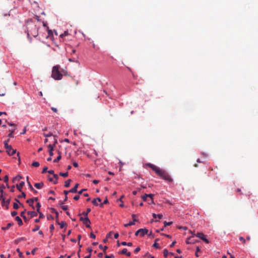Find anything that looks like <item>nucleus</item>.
Segmentation results:
<instances>
[{
  "mask_svg": "<svg viewBox=\"0 0 258 258\" xmlns=\"http://www.w3.org/2000/svg\"><path fill=\"white\" fill-rule=\"evenodd\" d=\"M147 165L154 170L158 175L162 178L164 180L171 182L173 181L172 178L170 177L169 174L164 170H163L159 167L155 166L151 163L147 164Z\"/></svg>",
  "mask_w": 258,
  "mask_h": 258,
  "instance_id": "nucleus-1",
  "label": "nucleus"
},
{
  "mask_svg": "<svg viewBox=\"0 0 258 258\" xmlns=\"http://www.w3.org/2000/svg\"><path fill=\"white\" fill-rule=\"evenodd\" d=\"M27 34V38L30 42H32L31 35L34 37H36L38 35V28L36 25L33 23H30L27 24V30L26 31Z\"/></svg>",
  "mask_w": 258,
  "mask_h": 258,
  "instance_id": "nucleus-2",
  "label": "nucleus"
},
{
  "mask_svg": "<svg viewBox=\"0 0 258 258\" xmlns=\"http://www.w3.org/2000/svg\"><path fill=\"white\" fill-rule=\"evenodd\" d=\"M67 72L61 69L59 66H54L52 68L51 77L55 80H61L63 75H67Z\"/></svg>",
  "mask_w": 258,
  "mask_h": 258,
  "instance_id": "nucleus-3",
  "label": "nucleus"
},
{
  "mask_svg": "<svg viewBox=\"0 0 258 258\" xmlns=\"http://www.w3.org/2000/svg\"><path fill=\"white\" fill-rule=\"evenodd\" d=\"M5 148L6 152L9 155H13L16 152V150H13L11 145L5 144Z\"/></svg>",
  "mask_w": 258,
  "mask_h": 258,
  "instance_id": "nucleus-4",
  "label": "nucleus"
},
{
  "mask_svg": "<svg viewBox=\"0 0 258 258\" xmlns=\"http://www.w3.org/2000/svg\"><path fill=\"white\" fill-rule=\"evenodd\" d=\"M196 236L200 238V239H201L202 240L204 241L207 243H209V241L208 240V239H207L206 238V235L204 233H201V232H198L196 234Z\"/></svg>",
  "mask_w": 258,
  "mask_h": 258,
  "instance_id": "nucleus-5",
  "label": "nucleus"
},
{
  "mask_svg": "<svg viewBox=\"0 0 258 258\" xmlns=\"http://www.w3.org/2000/svg\"><path fill=\"white\" fill-rule=\"evenodd\" d=\"M132 217L133 219V221L132 222H130L128 223L127 224H125L124 225V227H127L128 226H132V225H134L135 224V222H136V221H138V220L136 219V217L137 216L135 215V214H133L132 215Z\"/></svg>",
  "mask_w": 258,
  "mask_h": 258,
  "instance_id": "nucleus-6",
  "label": "nucleus"
},
{
  "mask_svg": "<svg viewBox=\"0 0 258 258\" xmlns=\"http://www.w3.org/2000/svg\"><path fill=\"white\" fill-rule=\"evenodd\" d=\"M83 223L86 225L87 228H91L90 225L91 222L88 217H84V221Z\"/></svg>",
  "mask_w": 258,
  "mask_h": 258,
  "instance_id": "nucleus-7",
  "label": "nucleus"
},
{
  "mask_svg": "<svg viewBox=\"0 0 258 258\" xmlns=\"http://www.w3.org/2000/svg\"><path fill=\"white\" fill-rule=\"evenodd\" d=\"M140 236L141 237L144 236L145 234H147L148 230L146 228L140 229Z\"/></svg>",
  "mask_w": 258,
  "mask_h": 258,
  "instance_id": "nucleus-8",
  "label": "nucleus"
},
{
  "mask_svg": "<svg viewBox=\"0 0 258 258\" xmlns=\"http://www.w3.org/2000/svg\"><path fill=\"white\" fill-rule=\"evenodd\" d=\"M78 186H79V184L77 183L76 184V185H75V186L72 188V189H71L69 191L70 192H73V193H76L77 192V188L78 187Z\"/></svg>",
  "mask_w": 258,
  "mask_h": 258,
  "instance_id": "nucleus-9",
  "label": "nucleus"
},
{
  "mask_svg": "<svg viewBox=\"0 0 258 258\" xmlns=\"http://www.w3.org/2000/svg\"><path fill=\"white\" fill-rule=\"evenodd\" d=\"M34 186L36 188H37L38 189H40L44 186V184L42 182H41L39 183H36L34 184Z\"/></svg>",
  "mask_w": 258,
  "mask_h": 258,
  "instance_id": "nucleus-10",
  "label": "nucleus"
},
{
  "mask_svg": "<svg viewBox=\"0 0 258 258\" xmlns=\"http://www.w3.org/2000/svg\"><path fill=\"white\" fill-rule=\"evenodd\" d=\"M101 200L100 198H97L92 201V203L95 206H99V205L97 203V202H101Z\"/></svg>",
  "mask_w": 258,
  "mask_h": 258,
  "instance_id": "nucleus-11",
  "label": "nucleus"
},
{
  "mask_svg": "<svg viewBox=\"0 0 258 258\" xmlns=\"http://www.w3.org/2000/svg\"><path fill=\"white\" fill-rule=\"evenodd\" d=\"M24 184H25V182L24 181H22L19 184H17L16 185V187L17 188V189L20 191H21V189L23 187V186L24 185Z\"/></svg>",
  "mask_w": 258,
  "mask_h": 258,
  "instance_id": "nucleus-12",
  "label": "nucleus"
},
{
  "mask_svg": "<svg viewBox=\"0 0 258 258\" xmlns=\"http://www.w3.org/2000/svg\"><path fill=\"white\" fill-rule=\"evenodd\" d=\"M121 253L123 254H126L128 256H130L131 254V252H127L126 248L123 249L121 251Z\"/></svg>",
  "mask_w": 258,
  "mask_h": 258,
  "instance_id": "nucleus-13",
  "label": "nucleus"
},
{
  "mask_svg": "<svg viewBox=\"0 0 258 258\" xmlns=\"http://www.w3.org/2000/svg\"><path fill=\"white\" fill-rule=\"evenodd\" d=\"M28 214L30 215L31 217H33L37 215V213L34 211H29Z\"/></svg>",
  "mask_w": 258,
  "mask_h": 258,
  "instance_id": "nucleus-14",
  "label": "nucleus"
},
{
  "mask_svg": "<svg viewBox=\"0 0 258 258\" xmlns=\"http://www.w3.org/2000/svg\"><path fill=\"white\" fill-rule=\"evenodd\" d=\"M27 203L31 207H32L33 209H34V207L33 206V204L34 203L33 199H30L27 201Z\"/></svg>",
  "mask_w": 258,
  "mask_h": 258,
  "instance_id": "nucleus-15",
  "label": "nucleus"
},
{
  "mask_svg": "<svg viewBox=\"0 0 258 258\" xmlns=\"http://www.w3.org/2000/svg\"><path fill=\"white\" fill-rule=\"evenodd\" d=\"M15 219L18 222L19 225L21 226L23 224L22 221L19 216H17Z\"/></svg>",
  "mask_w": 258,
  "mask_h": 258,
  "instance_id": "nucleus-16",
  "label": "nucleus"
},
{
  "mask_svg": "<svg viewBox=\"0 0 258 258\" xmlns=\"http://www.w3.org/2000/svg\"><path fill=\"white\" fill-rule=\"evenodd\" d=\"M22 179V176L20 175H18L16 176L13 180V182H17L20 180V179Z\"/></svg>",
  "mask_w": 258,
  "mask_h": 258,
  "instance_id": "nucleus-17",
  "label": "nucleus"
},
{
  "mask_svg": "<svg viewBox=\"0 0 258 258\" xmlns=\"http://www.w3.org/2000/svg\"><path fill=\"white\" fill-rule=\"evenodd\" d=\"M58 156L53 160V162H55V163L57 162L61 159V154L59 151H58Z\"/></svg>",
  "mask_w": 258,
  "mask_h": 258,
  "instance_id": "nucleus-18",
  "label": "nucleus"
},
{
  "mask_svg": "<svg viewBox=\"0 0 258 258\" xmlns=\"http://www.w3.org/2000/svg\"><path fill=\"white\" fill-rule=\"evenodd\" d=\"M27 182L29 185V188L31 190L34 191L35 192H37V191L34 190V188L33 187L32 185L31 184L30 182L28 180V177H27Z\"/></svg>",
  "mask_w": 258,
  "mask_h": 258,
  "instance_id": "nucleus-19",
  "label": "nucleus"
},
{
  "mask_svg": "<svg viewBox=\"0 0 258 258\" xmlns=\"http://www.w3.org/2000/svg\"><path fill=\"white\" fill-rule=\"evenodd\" d=\"M13 223H9L7 224V226L6 227H2V230H5L6 229H8V228H9L11 226L13 225Z\"/></svg>",
  "mask_w": 258,
  "mask_h": 258,
  "instance_id": "nucleus-20",
  "label": "nucleus"
},
{
  "mask_svg": "<svg viewBox=\"0 0 258 258\" xmlns=\"http://www.w3.org/2000/svg\"><path fill=\"white\" fill-rule=\"evenodd\" d=\"M71 181H72V180L71 179H68L67 180H66L65 181L64 186L66 187H69Z\"/></svg>",
  "mask_w": 258,
  "mask_h": 258,
  "instance_id": "nucleus-21",
  "label": "nucleus"
},
{
  "mask_svg": "<svg viewBox=\"0 0 258 258\" xmlns=\"http://www.w3.org/2000/svg\"><path fill=\"white\" fill-rule=\"evenodd\" d=\"M158 240V239H155V242H154V243L153 244V247H154L156 248H159V247H160L158 243H157V241Z\"/></svg>",
  "mask_w": 258,
  "mask_h": 258,
  "instance_id": "nucleus-22",
  "label": "nucleus"
},
{
  "mask_svg": "<svg viewBox=\"0 0 258 258\" xmlns=\"http://www.w3.org/2000/svg\"><path fill=\"white\" fill-rule=\"evenodd\" d=\"M90 211L91 209L90 208H88L86 212H83L82 214L84 215L85 217H88V214Z\"/></svg>",
  "mask_w": 258,
  "mask_h": 258,
  "instance_id": "nucleus-23",
  "label": "nucleus"
},
{
  "mask_svg": "<svg viewBox=\"0 0 258 258\" xmlns=\"http://www.w3.org/2000/svg\"><path fill=\"white\" fill-rule=\"evenodd\" d=\"M53 139H54L53 145L55 147L56 144L57 143V136L56 135H54V136H53Z\"/></svg>",
  "mask_w": 258,
  "mask_h": 258,
  "instance_id": "nucleus-24",
  "label": "nucleus"
},
{
  "mask_svg": "<svg viewBox=\"0 0 258 258\" xmlns=\"http://www.w3.org/2000/svg\"><path fill=\"white\" fill-rule=\"evenodd\" d=\"M10 202V199H8L4 203V206H6V208L8 209L9 208V204Z\"/></svg>",
  "mask_w": 258,
  "mask_h": 258,
  "instance_id": "nucleus-25",
  "label": "nucleus"
},
{
  "mask_svg": "<svg viewBox=\"0 0 258 258\" xmlns=\"http://www.w3.org/2000/svg\"><path fill=\"white\" fill-rule=\"evenodd\" d=\"M15 130V128L10 130V134L8 135V136L9 137H10V138L13 137V134Z\"/></svg>",
  "mask_w": 258,
  "mask_h": 258,
  "instance_id": "nucleus-26",
  "label": "nucleus"
},
{
  "mask_svg": "<svg viewBox=\"0 0 258 258\" xmlns=\"http://www.w3.org/2000/svg\"><path fill=\"white\" fill-rule=\"evenodd\" d=\"M69 34L68 33V31H66L62 34L60 35V37H61V38H63L64 36L69 35Z\"/></svg>",
  "mask_w": 258,
  "mask_h": 258,
  "instance_id": "nucleus-27",
  "label": "nucleus"
},
{
  "mask_svg": "<svg viewBox=\"0 0 258 258\" xmlns=\"http://www.w3.org/2000/svg\"><path fill=\"white\" fill-rule=\"evenodd\" d=\"M99 247L100 249H102L104 252L108 248V247L107 246H103L102 245H100L99 246Z\"/></svg>",
  "mask_w": 258,
  "mask_h": 258,
  "instance_id": "nucleus-28",
  "label": "nucleus"
},
{
  "mask_svg": "<svg viewBox=\"0 0 258 258\" xmlns=\"http://www.w3.org/2000/svg\"><path fill=\"white\" fill-rule=\"evenodd\" d=\"M108 203V201L107 198L104 201V202L102 203H100L99 204V206L100 207H102L104 204H107Z\"/></svg>",
  "mask_w": 258,
  "mask_h": 258,
  "instance_id": "nucleus-29",
  "label": "nucleus"
},
{
  "mask_svg": "<svg viewBox=\"0 0 258 258\" xmlns=\"http://www.w3.org/2000/svg\"><path fill=\"white\" fill-rule=\"evenodd\" d=\"M59 175H60L62 177H66L68 176V172H66L65 173L60 172L59 173Z\"/></svg>",
  "mask_w": 258,
  "mask_h": 258,
  "instance_id": "nucleus-30",
  "label": "nucleus"
},
{
  "mask_svg": "<svg viewBox=\"0 0 258 258\" xmlns=\"http://www.w3.org/2000/svg\"><path fill=\"white\" fill-rule=\"evenodd\" d=\"M169 252H168V251L167 250V249H164V251H163V254H164V256L165 257H167V255L169 254Z\"/></svg>",
  "mask_w": 258,
  "mask_h": 258,
  "instance_id": "nucleus-31",
  "label": "nucleus"
},
{
  "mask_svg": "<svg viewBox=\"0 0 258 258\" xmlns=\"http://www.w3.org/2000/svg\"><path fill=\"white\" fill-rule=\"evenodd\" d=\"M16 251L19 252V256L20 257H23V253L21 252L20 250V249L19 248H17Z\"/></svg>",
  "mask_w": 258,
  "mask_h": 258,
  "instance_id": "nucleus-32",
  "label": "nucleus"
},
{
  "mask_svg": "<svg viewBox=\"0 0 258 258\" xmlns=\"http://www.w3.org/2000/svg\"><path fill=\"white\" fill-rule=\"evenodd\" d=\"M25 239L24 237H21V238H18V239H17V240H15V243H18L21 240H24Z\"/></svg>",
  "mask_w": 258,
  "mask_h": 258,
  "instance_id": "nucleus-33",
  "label": "nucleus"
},
{
  "mask_svg": "<svg viewBox=\"0 0 258 258\" xmlns=\"http://www.w3.org/2000/svg\"><path fill=\"white\" fill-rule=\"evenodd\" d=\"M43 136L46 138H48L51 136H53V135H52V133H50L48 134H43Z\"/></svg>",
  "mask_w": 258,
  "mask_h": 258,
  "instance_id": "nucleus-34",
  "label": "nucleus"
},
{
  "mask_svg": "<svg viewBox=\"0 0 258 258\" xmlns=\"http://www.w3.org/2000/svg\"><path fill=\"white\" fill-rule=\"evenodd\" d=\"M172 224V222H167L166 221H165L164 222V226L166 227L167 226H170L171 225V224Z\"/></svg>",
  "mask_w": 258,
  "mask_h": 258,
  "instance_id": "nucleus-35",
  "label": "nucleus"
},
{
  "mask_svg": "<svg viewBox=\"0 0 258 258\" xmlns=\"http://www.w3.org/2000/svg\"><path fill=\"white\" fill-rule=\"evenodd\" d=\"M32 165L34 167H38L39 166V163L38 162H33Z\"/></svg>",
  "mask_w": 258,
  "mask_h": 258,
  "instance_id": "nucleus-36",
  "label": "nucleus"
},
{
  "mask_svg": "<svg viewBox=\"0 0 258 258\" xmlns=\"http://www.w3.org/2000/svg\"><path fill=\"white\" fill-rule=\"evenodd\" d=\"M41 207V205L39 203H37L36 204V208H37V212H39L40 211V208Z\"/></svg>",
  "mask_w": 258,
  "mask_h": 258,
  "instance_id": "nucleus-37",
  "label": "nucleus"
},
{
  "mask_svg": "<svg viewBox=\"0 0 258 258\" xmlns=\"http://www.w3.org/2000/svg\"><path fill=\"white\" fill-rule=\"evenodd\" d=\"M1 200H2L3 201V202H2V205L3 206H4V203L5 202V199L3 198V194H2L1 195H0V201Z\"/></svg>",
  "mask_w": 258,
  "mask_h": 258,
  "instance_id": "nucleus-38",
  "label": "nucleus"
},
{
  "mask_svg": "<svg viewBox=\"0 0 258 258\" xmlns=\"http://www.w3.org/2000/svg\"><path fill=\"white\" fill-rule=\"evenodd\" d=\"M54 147H55V146L53 145L49 144L48 146V148L49 150H53V149Z\"/></svg>",
  "mask_w": 258,
  "mask_h": 258,
  "instance_id": "nucleus-39",
  "label": "nucleus"
},
{
  "mask_svg": "<svg viewBox=\"0 0 258 258\" xmlns=\"http://www.w3.org/2000/svg\"><path fill=\"white\" fill-rule=\"evenodd\" d=\"M65 225H66V223L62 221L60 224V228H63Z\"/></svg>",
  "mask_w": 258,
  "mask_h": 258,
  "instance_id": "nucleus-40",
  "label": "nucleus"
},
{
  "mask_svg": "<svg viewBox=\"0 0 258 258\" xmlns=\"http://www.w3.org/2000/svg\"><path fill=\"white\" fill-rule=\"evenodd\" d=\"M192 237H189L186 241L187 243H194V242L191 240Z\"/></svg>",
  "mask_w": 258,
  "mask_h": 258,
  "instance_id": "nucleus-41",
  "label": "nucleus"
},
{
  "mask_svg": "<svg viewBox=\"0 0 258 258\" xmlns=\"http://www.w3.org/2000/svg\"><path fill=\"white\" fill-rule=\"evenodd\" d=\"M145 196H146V197H148L150 198V199H153V198L154 195H153V194H145Z\"/></svg>",
  "mask_w": 258,
  "mask_h": 258,
  "instance_id": "nucleus-42",
  "label": "nucleus"
},
{
  "mask_svg": "<svg viewBox=\"0 0 258 258\" xmlns=\"http://www.w3.org/2000/svg\"><path fill=\"white\" fill-rule=\"evenodd\" d=\"M8 180H9V177H8V175H6L4 177V181L5 182H8Z\"/></svg>",
  "mask_w": 258,
  "mask_h": 258,
  "instance_id": "nucleus-43",
  "label": "nucleus"
},
{
  "mask_svg": "<svg viewBox=\"0 0 258 258\" xmlns=\"http://www.w3.org/2000/svg\"><path fill=\"white\" fill-rule=\"evenodd\" d=\"M40 227L38 225H36L35 228L33 229V232H35L39 229Z\"/></svg>",
  "mask_w": 258,
  "mask_h": 258,
  "instance_id": "nucleus-44",
  "label": "nucleus"
},
{
  "mask_svg": "<svg viewBox=\"0 0 258 258\" xmlns=\"http://www.w3.org/2000/svg\"><path fill=\"white\" fill-rule=\"evenodd\" d=\"M200 251V249L199 247H197V249H196V253H195V255L197 257H198L199 256V255L198 254V253H199V251Z\"/></svg>",
  "mask_w": 258,
  "mask_h": 258,
  "instance_id": "nucleus-45",
  "label": "nucleus"
},
{
  "mask_svg": "<svg viewBox=\"0 0 258 258\" xmlns=\"http://www.w3.org/2000/svg\"><path fill=\"white\" fill-rule=\"evenodd\" d=\"M25 197H26V194L24 192H22L21 195H19L18 196V198H25Z\"/></svg>",
  "mask_w": 258,
  "mask_h": 258,
  "instance_id": "nucleus-46",
  "label": "nucleus"
},
{
  "mask_svg": "<svg viewBox=\"0 0 258 258\" xmlns=\"http://www.w3.org/2000/svg\"><path fill=\"white\" fill-rule=\"evenodd\" d=\"M13 208L15 209H18L19 208V205H18L17 203H14V205H13Z\"/></svg>",
  "mask_w": 258,
  "mask_h": 258,
  "instance_id": "nucleus-47",
  "label": "nucleus"
},
{
  "mask_svg": "<svg viewBox=\"0 0 258 258\" xmlns=\"http://www.w3.org/2000/svg\"><path fill=\"white\" fill-rule=\"evenodd\" d=\"M61 207L62 209L64 211H66L68 209V207L67 206H62Z\"/></svg>",
  "mask_w": 258,
  "mask_h": 258,
  "instance_id": "nucleus-48",
  "label": "nucleus"
},
{
  "mask_svg": "<svg viewBox=\"0 0 258 258\" xmlns=\"http://www.w3.org/2000/svg\"><path fill=\"white\" fill-rule=\"evenodd\" d=\"M239 240L240 241H241L243 243H245V239L242 237H239Z\"/></svg>",
  "mask_w": 258,
  "mask_h": 258,
  "instance_id": "nucleus-49",
  "label": "nucleus"
},
{
  "mask_svg": "<svg viewBox=\"0 0 258 258\" xmlns=\"http://www.w3.org/2000/svg\"><path fill=\"white\" fill-rule=\"evenodd\" d=\"M148 197L145 196V194L142 196V199L144 201H146L147 200Z\"/></svg>",
  "mask_w": 258,
  "mask_h": 258,
  "instance_id": "nucleus-50",
  "label": "nucleus"
},
{
  "mask_svg": "<svg viewBox=\"0 0 258 258\" xmlns=\"http://www.w3.org/2000/svg\"><path fill=\"white\" fill-rule=\"evenodd\" d=\"M4 188H5V186L4 185H3V186L0 187V192L2 194H3V192H4V190H3Z\"/></svg>",
  "mask_w": 258,
  "mask_h": 258,
  "instance_id": "nucleus-51",
  "label": "nucleus"
},
{
  "mask_svg": "<svg viewBox=\"0 0 258 258\" xmlns=\"http://www.w3.org/2000/svg\"><path fill=\"white\" fill-rule=\"evenodd\" d=\"M114 256L112 254L110 255H106L105 256V258H114Z\"/></svg>",
  "mask_w": 258,
  "mask_h": 258,
  "instance_id": "nucleus-52",
  "label": "nucleus"
},
{
  "mask_svg": "<svg viewBox=\"0 0 258 258\" xmlns=\"http://www.w3.org/2000/svg\"><path fill=\"white\" fill-rule=\"evenodd\" d=\"M90 237L95 239L96 238V236L93 233L91 232L90 233Z\"/></svg>",
  "mask_w": 258,
  "mask_h": 258,
  "instance_id": "nucleus-53",
  "label": "nucleus"
},
{
  "mask_svg": "<svg viewBox=\"0 0 258 258\" xmlns=\"http://www.w3.org/2000/svg\"><path fill=\"white\" fill-rule=\"evenodd\" d=\"M47 167H44L43 170H42V173H45L47 171Z\"/></svg>",
  "mask_w": 258,
  "mask_h": 258,
  "instance_id": "nucleus-54",
  "label": "nucleus"
},
{
  "mask_svg": "<svg viewBox=\"0 0 258 258\" xmlns=\"http://www.w3.org/2000/svg\"><path fill=\"white\" fill-rule=\"evenodd\" d=\"M38 213H39V218H43L44 217V215L40 211Z\"/></svg>",
  "mask_w": 258,
  "mask_h": 258,
  "instance_id": "nucleus-55",
  "label": "nucleus"
},
{
  "mask_svg": "<svg viewBox=\"0 0 258 258\" xmlns=\"http://www.w3.org/2000/svg\"><path fill=\"white\" fill-rule=\"evenodd\" d=\"M17 214V212L16 211H13L11 213V215L14 217Z\"/></svg>",
  "mask_w": 258,
  "mask_h": 258,
  "instance_id": "nucleus-56",
  "label": "nucleus"
},
{
  "mask_svg": "<svg viewBox=\"0 0 258 258\" xmlns=\"http://www.w3.org/2000/svg\"><path fill=\"white\" fill-rule=\"evenodd\" d=\"M140 250V247H138L137 248H136L134 251V252L135 253H137Z\"/></svg>",
  "mask_w": 258,
  "mask_h": 258,
  "instance_id": "nucleus-57",
  "label": "nucleus"
},
{
  "mask_svg": "<svg viewBox=\"0 0 258 258\" xmlns=\"http://www.w3.org/2000/svg\"><path fill=\"white\" fill-rule=\"evenodd\" d=\"M140 229H139L138 230H137L136 233H135V235L136 236H138V235H140Z\"/></svg>",
  "mask_w": 258,
  "mask_h": 258,
  "instance_id": "nucleus-58",
  "label": "nucleus"
},
{
  "mask_svg": "<svg viewBox=\"0 0 258 258\" xmlns=\"http://www.w3.org/2000/svg\"><path fill=\"white\" fill-rule=\"evenodd\" d=\"M80 198V196L77 195V196H75L74 197V199L76 201H77Z\"/></svg>",
  "mask_w": 258,
  "mask_h": 258,
  "instance_id": "nucleus-59",
  "label": "nucleus"
},
{
  "mask_svg": "<svg viewBox=\"0 0 258 258\" xmlns=\"http://www.w3.org/2000/svg\"><path fill=\"white\" fill-rule=\"evenodd\" d=\"M53 176L54 177V178L56 180H57L58 179V176L57 174H53Z\"/></svg>",
  "mask_w": 258,
  "mask_h": 258,
  "instance_id": "nucleus-60",
  "label": "nucleus"
},
{
  "mask_svg": "<svg viewBox=\"0 0 258 258\" xmlns=\"http://www.w3.org/2000/svg\"><path fill=\"white\" fill-rule=\"evenodd\" d=\"M48 151H49V154L50 156H53V150H49Z\"/></svg>",
  "mask_w": 258,
  "mask_h": 258,
  "instance_id": "nucleus-61",
  "label": "nucleus"
},
{
  "mask_svg": "<svg viewBox=\"0 0 258 258\" xmlns=\"http://www.w3.org/2000/svg\"><path fill=\"white\" fill-rule=\"evenodd\" d=\"M36 250H37L36 248L33 249L31 251V253L34 255L35 254Z\"/></svg>",
  "mask_w": 258,
  "mask_h": 258,
  "instance_id": "nucleus-62",
  "label": "nucleus"
},
{
  "mask_svg": "<svg viewBox=\"0 0 258 258\" xmlns=\"http://www.w3.org/2000/svg\"><path fill=\"white\" fill-rule=\"evenodd\" d=\"M88 251L89 252L90 254H91V252L92 251V249L91 247H88L87 248Z\"/></svg>",
  "mask_w": 258,
  "mask_h": 258,
  "instance_id": "nucleus-63",
  "label": "nucleus"
},
{
  "mask_svg": "<svg viewBox=\"0 0 258 258\" xmlns=\"http://www.w3.org/2000/svg\"><path fill=\"white\" fill-rule=\"evenodd\" d=\"M51 110L54 112H56L57 111V109L55 107H51Z\"/></svg>",
  "mask_w": 258,
  "mask_h": 258,
  "instance_id": "nucleus-64",
  "label": "nucleus"
}]
</instances>
